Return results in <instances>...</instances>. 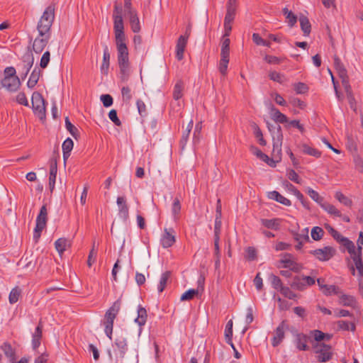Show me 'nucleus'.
<instances>
[{"mask_svg":"<svg viewBox=\"0 0 363 363\" xmlns=\"http://www.w3.org/2000/svg\"><path fill=\"white\" fill-rule=\"evenodd\" d=\"M118 52V64L119 67V77L123 82H128L130 75V65L129 54L125 40L116 41Z\"/></svg>","mask_w":363,"mask_h":363,"instance_id":"f257e3e1","label":"nucleus"},{"mask_svg":"<svg viewBox=\"0 0 363 363\" xmlns=\"http://www.w3.org/2000/svg\"><path fill=\"white\" fill-rule=\"evenodd\" d=\"M55 19V6L53 5L48 6L41 16L38 25L37 30L38 33L43 35H51L50 28Z\"/></svg>","mask_w":363,"mask_h":363,"instance_id":"f03ea898","label":"nucleus"},{"mask_svg":"<svg viewBox=\"0 0 363 363\" xmlns=\"http://www.w3.org/2000/svg\"><path fill=\"white\" fill-rule=\"evenodd\" d=\"M121 301L120 299H118L107 310L104 315V331L107 337L110 339H111L112 336L113 322L121 309Z\"/></svg>","mask_w":363,"mask_h":363,"instance_id":"7ed1b4c3","label":"nucleus"},{"mask_svg":"<svg viewBox=\"0 0 363 363\" xmlns=\"http://www.w3.org/2000/svg\"><path fill=\"white\" fill-rule=\"evenodd\" d=\"M274 129H277V132L273 133V150L272 152V157L277 164L280 162L281 159L283 135L280 125L274 127Z\"/></svg>","mask_w":363,"mask_h":363,"instance_id":"20e7f679","label":"nucleus"},{"mask_svg":"<svg viewBox=\"0 0 363 363\" xmlns=\"http://www.w3.org/2000/svg\"><path fill=\"white\" fill-rule=\"evenodd\" d=\"M31 103L34 113L41 120L45 118V102L42 94L37 91L33 92L31 98Z\"/></svg>","mask_w":363,"mask_h":363,"instance_id":"39448f33","label":"nucleus"},{"mask_svg":"<svg viewBox=\"0 0 363 363\" xmlns=\"http://www.w3.org/2000/svg\"><path fill=\"white\" fill-rule=\"evenodd\" d=\"M315 278L311 276H296L293 278L290 286L292 289L298 291H304L308 286L314 285Z\"/></svg>","mask_w":363,"mask_h":363,"instance_id":"423d86ee","label":"nucleus"},{"mask_svg":"<svg viewBox=\"0 0 363 363\" xmlns=\"http://www.w3.org/2000/svg\"><path fill=\"white\" fill-rule=\"evenodd\" d=\"M34 63V57L32 53H27L22 57V61L18 65V72L22 79H24Z\"/></svg>","mask_w":363,"mask_h":363,"instance_id":"0eeeda50","label":"nucleus"},{"mask_svg":"<svg viewBox=\"0 0 363 363\" xmlns=\"http://www.w3.org/2000/svg\"><path fill=\"white\" fill-rule=\"evenodd\" d=\"M317 359L320 362H326L332 359L333 352L331 347L328 345L320 344L315 346Z\"/></svg>","mask_w":363,"mask_h":363,"instance_id":"6e6552de","label":"nucleus"},{"mask_svg":"<svg viewBox=\"0 0 363 363\" xmlns=\"http://www.w3.org/2000/svg\"><path fill=\"white\" fill-rule=\"evenodd\" d=\"M310 253L318 260L325 262L330 259L335 255V250L330 246H326L321 249L311 250Z\"/></svg>","mask_w":363,"mask_h":363,"instance_id":"1a4fd4ad","label":"nucleus"},{"mask_svg":"<svg viewBox=\"0 0 363 363\" xmlns=\"http://www.w3.org/2000/svg\"><path fill=\"white\" fill-rule=\"evenodd\" d=\"M21 84L18 77H4L0 82V89L4 87L8 91L15 92L20 88Z\"/></svg>","mask_w":363,"mask_h":363,"instance_id":"9d476101","label":"nucleus"},{"mask_svg":"<svg viewBox=\"0 0 363 363\" xmlns=\"http://www.w3.org/2000/svg\"><path fill=\"white\" fill-rule=\"evenodd\" d=\"M334 65L339 77L341 79L342 86L344 87L350 85L347 69L341 62L340 60L337 57L334 58Z\"/></svg>","mask_w":363,"mask_h":363,"instance_id":"9b49d317","label":"nucleus"},{"mask_svg":"<svg viewBox=\"0 0 363 363\" xmlns=\"http://www.w3.org/2000/svg\"><path fill=\"white\" fill-rule=\"evenodd\" d=\"M50 35V34H45L44 35L42 33H38V35L35 38L33 43V51L36 53L43 52L48 43Z\"/></svg>","mask_w":363,"mask_h":363,"instance_id":"f8f14e48","label":"nucleus"},{"mask_svg":"<svg viewBox=\"0 0 363 363\" xmlns=\"http://www.w3.org/2000/svg\"><path fill=\"white\" fill-rule=\"evenodd\" d=\"M113 29L116 41L125 40L122 16H116V18H113Z\"/></svg>","mask_w":363,"mask_h":363,"instance_id":"ddd939ff","label":"nucleus"},{"mask_svg":"<svg viewBox=\"0 0 363 363\" xmlns=\"http://www.w3.org/2000/svg\"><path fill=\"white\" fill-rule=\"evenodd\" d=\"M289 328V325L286 320H282L279 326L276 328L274 332V336L272 339V345L276 347L280 344V342L284 338V332Z\"/></svg>","mask_w":363,"mask_h":363,"instance_id":"4468645a","label":"nucleus"},{"mask_svg":"<svg viewBox=\"0 0 363 363\" xmlns=\"http://www.w3.org/2000/svg\"><path fill=\"white\" fill-rule=\"evenodd\" d=\"M116 203L118 206V216L124 222H126L129 218V210L125 199L123 196H118Z\"/></svg>","mask_w":363,"mask_h":363,"instance_id":"2eb2a0df","label":"nucleus"},{"mask_svg":"<svg viewBox=\"0 0 363 363\" xmlns=\"http://www.w3.org/2000/svg\"><path fill=\"white\" fill-rule=\"evenodd\" d=\"M161 245L163 247L167 248L173 245L175 242L174 230L173 228H165L164 234L161 238Z\"/></svg>","mask_w":363,"mask_h":363,"instance_id":"dca6fc26","label":"nucleus"},{"mask_svg":"<svg viewBox=\"0 0 363 363\" xmlns=\"http://www.w3.org/2000/svg\"><path fill=\"white\" fill-rule=\"evenodd\" d=\"M332 237L339 243L342 244L343 246L346 247L347 252L350 254L354 253V250L355 249V246L354 243L350 240L348 238L342 236L338 231H336Z\"/></svg>","mask_w":363,"mask_h":363,"instance_id":"f3484780","label":"nucleus"},{"mask_svg":"<svg viewBox=\"0 0 363 363\" xmlns=\"http://www.w3.org/2000/svg\"><path fill=\"white\" fill-rule=\"evenodd\" d=\"M115 347L117 348V352L121 358H123L128 351V344L126 339L121 335L118 336L114 342Z\"/></svg>","mask_w":363,"mask_h":363,"instance_id":"a211bd4d","label":"nucleus"},{"mask_svg":"<svg viewBox=\"0 0 363 363\" xmlns=\"http://www.w3.org/2000/svg\"><path fill=\"white\" fill-rule=\"evenodd\" d=\"M43 325L42 321L40 320L32 335V347L34 350H35L40 345V340L43 336Z\"/></svg>","mask_w":363,"mask_h":363,"instance_id":"6ab92c4d","label":"nucleus"},{"mask_svg":"<svg viewBox=\"0 0 363 363\" xmlns=\"http://www.w3.org/2000/svg\"><path fill=\"white\" fill-rule=\"evenodd\" d=\"M188 36L181 35L176 45V57L178 60H182L184 58V52L187 44Z\"/></svg>","mask_w":363,"mask_h":363,"instance_id":"aec40b11","label":"nucleus"},{"mask_svg":"<svg viewBox=\"0 0 363 363\" xmlns=\"http://www.w3.org/2000/svg\"><path fill=\"white\" fill-rule=\"evenodd\" d=\"M57 172V166L56 159L52 160L50 162V175H49V188L51 191H53L55 184L56 176Z\"/></svg>","mask_w":363,"mask_h":363,"instance_id":"412c9836","label":"nucleus"},{"mask_svg":"<svg viewBox=\"0 0 363 363\" xmlns=\"http://www.w3.org/2000/svg\"><path fill=\"white\" fill-rule=\"evenodd\" d=\"M48 220V210L46 205H43L36 218V224L38 228H45Z\"/></svg>","mask_w":363,"mask_h":363,"instance_id":"4be33fe9","label":"nucleus"},{"mask_svg":"<svg viewBox=\"0 0 363 363\" xmlns=\"http://www.w3.org/2000/svg\"><path fill=\"white\" fill-rule=\"evenodd\" d=\"M308 339V336L303 333L297 334L295 340L296 348L302 351L308 350L309 349L307 345Z\"/></svg>","mask_w":363,"mask_h":363,"instance_id":"5701e85b","label":"nucleus"},{"mask_svg":"<svg viewBox=\"0 0 363 363\" xmlns=\"http://www.w3.org/2000/svg\"><path fill=\"white\" fill-rule=\"evenodd\" d=\"M127 14L129 18V22L132 30L135 33H139L140 31L141 28L137 12L131 11L130 13Z\"/></svg>","mask_w":363,"mask_h":363,"instance_id":"b1692460","label":"nucleus"},{"mask_svg":"<svg viewBox=\"0 0 363 363\" xmlns=\"http://www.w3.org/2000/svg\"><path fill=\"white\" fill-rule=\"evenodd\" d=\"M110 65V53L107 45H105L103 54V61L101 65V72L102 74L107 75Z\"/></svg>","mask_w":363,"mask_h":363,"instance_id":"393cba45","label":"nucleus"},{"mask_svg":"<svg viewBox=\"0 0 363 363\" xmlns=\"http://www.w3.org/2000/svg\"><path fill=\"white\" fill-rule=\"evenodd\" d=\"M318 285L320 288V290L326 296L330 295L332 293L336 294L337 291L336 287L334 285H327L325 284V280L323 279L319 278L317 279Z\"/></svg>","mask_w":363,"mask_h":363,"instance_id":"a878e982","label":"nucleus"},{"mask_svg":"<svg viewBox=\"0 0 363 363\" xmlns=\"http://www.w3.org/2000/svg\"><path fill=\"white\" fill-rule=\"evenodd\" d=\"M281 262L284 264V267L289 268L294 272H298V264L292 260V255L291 254H285Z\"/></svg>","mask_w":363,"mask_h":363,"instance_id":"bb28decb","label":"nucleus"},{"mask_svg":"<svg viewBox=\"0 0 363 363\" xmlns=\"http://www.w3.org/2000/svg\"><path fill=\"white\" fill-rule=\"evenodd\" d=\"M268 197L286 206H289L291 204L289 199H286L277 191H270L268 194Z\"/></svg>","mask_w":363,"mask_h":363,"instance_id":"cd10ccee","label":"nucleus"},{"mask_svg":"<svg viewBox=\"0 0 363 363\" xmlns=\"http://www.w3.org/2000/svg\"><path fill=\"white\" fill-rule=\"evenodd\" d=\"M271 115L272 118L275 121L280 123H288V118L281 113L277 108H276L274 106H271Z\"/></svg>","mask_w":363,"mask_h":363,"instance_id":"c85d7f7f","label":"nucleus"},{"mask_svg":"<svg viewBox=\"0 0 363 363\" xmlns=\"http://www.w3.org/2000/svg\"><path fill=\"white\" fill-rule=\"evenodd\" d=\"M350 255L354 262L355 267L358 271L359 275L363 277V262L362 260V255L357 253L356 249H354V253Z\"/></svg>","mask_w":363,"mask_h":363,"instance_id":"c756f323","label":"nucleus"},{"mask_svg":"<svg viewBox=\"0 0 363 363\" xmlns=\"http://www.w3.org/2000/svg\"><path fill=\"white\" fill-rule=\"evenodd\" d=\"M74 143L71 138H67L62 143V148L63 152V159L65 162L70 156V152L73 148Z\"/></svg>","mask_w":363,"mask_h":363,"instance_id":"7c9ffc66","label":"nucleus"},{"mask_svg":"<svg viewBox=\"0 0 363 363\" xmlns=\"http://www.w3.org/2000/svg\"><path fill=\"white\" fill-rule=\"evenodd\" d=\"M4 354L9 359L11 363L16 360V352L11 345L8 342H4L1 347Z\"/></svg>","mask_w":363,"mask_h":363,"instance_id":"2f4dec72","label":"nucleus"},{"mask_svg":"<svg viewBox=\"0 0 363 363\" xmlns=\"http://www.w3.org/2000/svg\"><path fill=\"white\" fill-rule=\"evenodd\" d=\"M340 303L344 306L355 308L357 301L353 296L342 294L340 296Z\"/></svg>","mask_w":363,"mask_h":363,"instance_id":"473e14b6","label":"nucleus"},{"mask_svg":"<svg viewBox=\"0 0 363 363\" xmlns=\"http://www.w3.org/2000/svg\"><path fill=\"white\" fill-rule=\"evenodd\" d=\"M343 88L345 91L350 108L355 111L357 109V103L354 94L352 93L350 84L344 86Z\"/></svg>","mask_w":363,"mask_h":363,"instance_id":"72a5a7b5","label":"nucleus"},{"mask_svg":"<svg viewBox=\"0 0 363 363\" xmlns=\"http://www.w3.org/2000/svg\"><path fill=\"white\" fill-rule=\"evenodd\" d=\"M214 257H215V270L219 276L220 274V251L219 247V242H214Z\"/></svg>","mask_w":363,"mask_h":363,"instance_id":"f704fd0d","label":"nucleus"},{"mask_svg":"<svg viewBox=\"0 0 363 363\" xmlns=\"http://www.w3.org/2000/svg\"><path fill=\"white\" fill-rule=\"evenodd\" d=\"M69 245V240L65 238H59L55 242V249L60 255L63 254Z\"/></svg>","mask_w":363,"mask_h":363,"instance_id":"c9c22d12","label":"nucleus"},{"mask_svg":"<svg viewBox=\"0 0 363 363\" xmlns=\"http://www.w3.org/2000/svg\"><path fill=\"white\" fill-rule=\"evenodd\" d=\"M40 75V70L37 68H35L31 72V74L27 82V86L28 88L32 89L36 85L39 80Z\"/></svg>","mask_w":363,"mask_h":363,"instance_id":"e433bc0d","label":"nucleus"},{"mask_svg":"<svg viewBox=\"0 0 363 363\" xmlns=\"http://www.w3.org/2000/svg\"><path fill=\"white\" fill-rule=\"evenodd\" d=\"M321 208L330 215L336 217H341V212L336 207L329 203H323L320 204Z\"/></svg>","mask_w":363,"mask_h":363,"instance_id":"4c0bfd02","label":"nucleus"},{"mask_svg":"<svg viewBox=\"0 0 363 363\" xmlns=\"http://www.w3.org/2000/svg\"><path fill=\"white\" fill-rule=\"evenodd\" d=\"M147 320V311L146 309L140 306L138 308V317L135 319L140 326H143L145 324Z\"/></svg>","mask_w":363,"mask_h":363,"instance_id":"58836bf2","label":"nucleus"},{"mask_svg":"<svg viewBox=\"0 0 363 363\" xmlns=\"http://www.w3.org/2000/svg\"><path fill=\"white\" fill-rule=\"evenodd\" d=\"M262 224L269 229L278 230L280 225V220L279 218L274 219H262Z\"/></svg>","mask_w":363,"mask_h":363,"instance_id":"ea45409f","label":"nucleus"},{"mask_svg":"<svg viewBox=\"0 0 363 363\" xmlns=\"http://www.w3.org/2000/svg\"><path fill=\"white\" fill-rule=\"evenodd\" d=\"M181 203L178 198H175L172 206V213L174 221L180 218Z\"/></svg>","mask_w":363,"mask_h":363,"instance_id":"a19ab883","label":"nucleus"},{"mask_svg":"<svg viewBox=\"0 0 363 363\" xmlns=\"http://www.w3.org/2000/svg\"><path fill=\"white\" fill-rule=\"evenodd\" d=\"M299 22L304 35H308L311 33V26L308 18L301 16L299 18Z\"/></svg>","mask_w":363,"mask_h":363,"instance_id":"79ce46f5","label":"nucleus"},{"mask_svg":"<svg viewBox=\"0 0 363 363\" xmlns=\"http://www.w3.org/2000/svg\"><path fill=\"white\" fill-rule=\"evenodd\" d=\"M289 190L301 201L303 206L307 209L309 208L308 203L305 200L303 195L294 186L290 184Z\"/></svg>","mask_w":363,"mask_h":363,"instance_id":"37998d69","label":"nucleus"},{"mask_svg":"<svg viewBox=\"0 0 363 363\" xmlns=\"http://www.w3.org/2000/svg\"><path fill=\"white\" fill-rule=\"evenodd\" d=\"M193 124H194L193 121L192 120L190 121L187 125L186 130L182 133V138L180 140V145H181L182 149L184 148V147L187 143V140L189 137V134L193 128Z\"/></svg>","mask_w":363,"mask_h":363,"instance_id":"c03bdc74","label":"nucleus"},{"mask_svg":"<svg viewBox=\"0 0 363 363\" xmlns=\"http://www.w3.org/2000/svg\"><path fill=\"white\" fill-rule=\"evenodd\" d=\"M184 83L182 80H179L174 85L173 91V98L175 100L180 99L183 96Z\"/></svg>","mask_w":363,"mask_h":363,"instance_id":"a18cd8bd","label":"nucleus"},{"mask_svg":"<svg viewBox=\"0 0 363 363\" xmlns=\"http://www.w3.org/2000/svg\"><path fill=\"white\" fill-rule=\"evenodd\" d=\"M171 277V272L166 271L162 273L160 277V283L157 287L159 293H162L167 286V281Z\"/></svg>","mask_w":363,"mask_h":363,"instance_id":"49530a36","label":"nucleus"},{"mask_svg":"<svg viewBox=\"0 0 363 363\" xmlns=\"http://www.w3.org/2000/svg\"><path fill=\"white\" fill-rule=\"evenodd\" d=\"M230 55V39L228 37L223 36L221 43L220 56L229 57Z\"/></svg>","mask_w":363,"mask_h":363,"instance_id":"de8ad7c7","label":"nucleus"},{"mask_svg":"<svg viewBox=\"0 0 363 363\" xmlns=\"http://www.w3.org/2000/svg\"><path fill=\"white\" fill-rule=\"evenodd\" d=\"M283 13L286 16L288 25L293 27L297 21V17L292 11H289L287 8L283 9Z\"/></svg>","mask_w":363,"mask_h":363,"instance_id":"09e8293b","label":"nucleus"},{"mask_svg":"<svg viewBox=\"0 0 363 363\" xmlns=\"http://www.w3.org/2000/svg\"><path fill=\"white\" fill-rule=\"evenodd\" d=\"M259 158H260L262 160L267 163L270 167H275L276 163L274 161V160L272 158H269L266 154L263 153L258 148H255V151L254 152Z\"/></svg>","mask_w":363,"mask_h":363,"instance_id":"8fccbe9b","label":"nucleus"},{"mask_svg":"<svg viewBox=\"0 0 363 363\" xmlns=\"http://www.w3.org/2000/svg\"><path fill=\"white\" fill-rule=\"evenodd\" d=\"M225 340L228 344H229L230 346H233V343L232 341V337H233V321L229 320L226 325L225 330Z\"/></svg>","mask_w":363,"mask_h":363,"instance_id":"3c124183","label":"nucleus"},{"mask_svg":"<svg viewBox=\"0 0 363 363\" xmlns=\"http://www.w3.org/2000/svg\"><path fill=\"white\" fill-rule=\"evenodd\" d=\"M218 69L220 74L225 77L227 74L228 65L229 62V57L220 56Z\"/></svg>","mask_w":363,"mask_h":363,"instance_id":"603ef678","label":"nucleus"},{"mask_svg":"<svg viewBox=\"0 0 363 363\" xmlns=\"http://www.w3.org/2000/svg\"><path fill=\"white\" fill-rule=\"evenodd\" d=\"M302 151L304 154L313 156L316 158H318L321 155V152L315 148H313L307 145H303Z\"/></svg>","mask_w":363,"mask_h":363,"instance_id":"864d4df0","label":"nucleus"},{"mask_svg":"<svg viewBox=\"0 0 363 363\" xmlns=\"http://www.w3.org/2000/svg\"><path fill=\"white\" fill-rule=\"evenodd\" d=\"M65 127L67 130L70 133V134L74 138H77L79 136V130L78 129L72 124V123L69 121V119L68 117L65 118Z\"/></svg>","mask_w":363,"mask_h":363,"instance_id":"5fc2aeb1","label":"nucleus"},{"mask_svg":"<svg viewBox=\"0 0 363 363\" xmlns=\"http://www.w3.org/2000/svg\"><path fill=\"white\" fill-rule=\"evenodd\" d=\"M252 127L254 130V133H255V137L258 139L259 140V143L261 145H266L267 144V142L266 140L263 138V135H262V133L260 130V128H259V126L256 124V123H253L252 125Z\"/></svg>","mask_w":363,"mask_h":363,"instance_id":"6e6d98bb","label":"nucleus"},{"mask_svg":"<svg viewBox=\"0 0 363 363\" xmlns=\"http://www.w3.org/2000/svg\"><path fill=\"white\" fill-rule=\"evenodd\" d=\"M21 292V289L18 287H15L11 291L9 296V303L11 304H13L18 301Z\"/></svg>","mask_w":363,"mask_h":363,"instance_id":"4d7b16f0","label":"nucleus"},{"mask_svg":"<svg viewBox=\"0 0 363 363\" xmlns=\"http://www.w3.org/2000/svg\"><path fill=\"white\" fill-rule=\"evenodd\" d=\"M221 228L220 218L216 216L215 225H214V242H219L220 240V233Z\"/></svg>","mask_w":363,"mask_h":363,"instance_id":"13d9d810","label":"nucleus"},{"mask_svg":"<svg viewBox=\"0 0 363 363\" xmlns=\"http://www.w3.org/2000/svg\"><path fill=\"white\" fill-rule=\"evenodd\" d=\"M323 235L324 231L320 227L315 226L311 230V238L315 241L321 240Z\"/></svg>","mask_w":363,"mask_h":363,"instance_id":"bf43d9fd","label":"nucleus"},{"mask_svg":"<svg viewBox=\"0 0 363 363\" xmlns=\"http://www.w3.org/2000/svg\"><path fill=\"white\" fill-rule=\"evenodd\" d=\"M234 19L228 17L224 18V37H229L232 30V23Z\"/></svg>","mask_w":363,"mask_h":363,"instance_id":"052dcab7","label":"nucleus"},{"mask_svg":"<svg viewBox=\"0 0 363 363\" xmlns=\"http://www.w3.org/2000/svg\"><path fill=\"white\" fill-rule=\"evenodd\" d=\"M270 280H271V283H272V287L274 289L278 290L279 291H281V287L284 286H283L281 280L280 279V278L279 277L274 275V274H271L270 275Z\"/></svg>","mask_w":363,"mask_h":363,"instance_id":"680f3d73","label":"nucleus"},{"mask_svg":"<svg viewBox=\"0 0 363 363\" xmlns=\"http://www.w3.org/2000/svg\"><path fill=\"white\" fill-rule=\"evenodd\" d=\"M198 293V289H189L181 296L180 300L182 301L191 300Z\"/></svg>","mask_w":363,"mask_h":363,"instance_id":"e2e57ef3","label":"nucleus"},{"mask_svg":"<svg viewBox=\"0 0 363 363\" xmlns=\"http://www.w3.org/2000/svg\"><path fill=\"white\" fill-rule=\"evenodd\" d=\"M269 77L271 80L282 84L286 81L285 77L277 72H271L269 74Z\"/></svg>","mask_w":363,"mask_h":363,"instance_id":"0e129e2a","label":"nucleus"},{"mask_svg":"<svg viewBox=\"0 0 363 363\" xmlns=\"http://www.w3.org/2000/svg\"><path fill=\"white\" fill-rule=\"evenodd\" d=\"M280 293L286 298L294 300L297 298V294L291 290L288 286L281 287Z\"/></svg>","mask_w":363,"mask_h":363,"instance_id":"69168bd1","label":"nucleus"},{"mask_svg":"<svg viewBox=\"0 0 363 363\" xmlns=\"http://www.w3.org/2000/svg\"><path fill=\"white\" fill-rule=\"evenodd\" d=\"M252 40L257 45L269 47L271 43L264 40L258 33L252 34Z\"/></svg>","mask_w":363,"mask_h":363,"instance_id":"338daca9","label":"nucleus"},{"mask_svg":"<svg viewBox=\"0 0 363 363\" xmlns=\"http://www.w3.org/2000/svg\"><path fill=\"white\" fill-rule=\"evenodd\" d=\"M335 199H337L340 203L344 205L349 206L352 204V201L345 196L342 192L337 191L335 196Z\"/></svg>","mask_w":363,"mask_h":363,"instance_id":"774afa93","label":"nucleus"}]
</instances>
